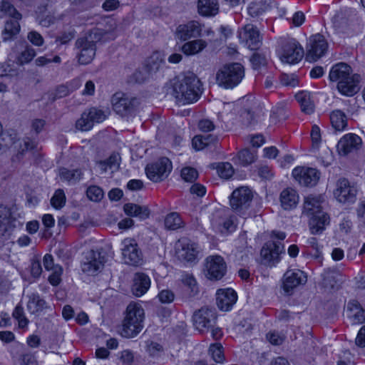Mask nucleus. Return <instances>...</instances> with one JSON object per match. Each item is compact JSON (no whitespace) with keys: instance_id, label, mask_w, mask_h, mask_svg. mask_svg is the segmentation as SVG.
<instances>
[{"instance_id":"1","label":"nucleus","mask_w":365,"mask_h":365,"mask_svg":"<svg viewBox=\"0 0 365 365\" xmlns=\"http://www.w3.org/2000/svg\"><path fill=\"white\" fill-rule=\"evenodd\" d=\"M201 82L197 76L191 72L175 83L173 95L177 102L185 105L196 102L202 93Z\"/></svg>"},{"instance_id":"2","label":"nucleus","mask_w":365,"mask_h":365,"mask_svg":"<svg viewBox=\"0 0 365 365\" xmlns=\"http://www.w3.org/2000/svg\"><path fill=\"white\" fill-rule=\"evenodd\" d=\"M145 312L142 306L130 303L127 307L120 334L125 338L136 336L143 328Z\"/></svg>"},{"instance_id":"3","label":"nucleus","mask_w":365,"mask_h":365,"mask_svg":"<svg viewBox=\"0 0 365 365\" xmlns=\"http://www.w3.org/2000/svg\"><path fill=\"white\" fill-rule=\"evenodd\" d=\"M277 43V51L282 62L294 64L303 58L304 49L296 39L283 36L279 38Z\"/></svg>"},{"instance_id":"4","label":"nucleus","mask_w":365,"mask_h":365,"mask_svg":"<svg viewBox=\"0 0 365 365\" xmlns=\"http://www.w3.org/2000/svg\"><path fill=\"white\" fill-rule=\"evenodd\" d=\"M244 76V67L240 63H227L217 71L216 81L221 87L232 88L241 82Z\"/></svg>"},{"instance_id":"5","label":"nucleus","mask_w":365,"mask_h":365,"mask_svg":"<svg viewBox=\"0 0 365 365\" xmlns=\"http://www.w3.org/2000/svg\"><path fill=\"white\" fill-rule=\"evenodd\" d=\"M8 18L5 20V25L1 33L4 41L11 39L17 35L20 31L19 20L21 19V14L14 7L13 4L4 0L1 2V19Z\"/></svg>"},{"instance_id":"6","label":"nucleus","mask_w":365,"mask_h":365,"mask_svg":"<svg viewBox=\"0 0 365 365\" xmlns=\"http://www.w3.org/2000/svg\"><path fill=\"white\" fill-rule=\"evenodd\" d=\"M99 35L97 31H92L76 40V47L78 50L77 57L81 64L87 65L93 60L96 51V42L100 39Z\"/></svg>"},{"instance_id":"7","label":"nucleus","mask_w":365,"mask_h":365,"mask_svg":"<svg viewBox=\"0 0 365 365\" xmlns=\"http://www.w3.org/2000/svg\"><path fill=\"white\" fill-rule=\"evenodd\" d=\"M253 197L252 192L246 187L235 190L230 199L232 209L240 216L247 218L250 216L248 212Z\"/></svg>"},{"instance_id":"8","label":"nucleus","mask_w":365,"mask_h":365,"mask_svg":"<svg viewBox=\"0 0 365 365\" xmlns=\"http://www.w3.org/2000/svg\"><path fill=\"white\" fill-rule=\"evenodd\" d=\"M113 109L123 117L132 115L137 110L139 100L123 93H115L111 98Z\"/></svg>"},{"instance_id":"9","label":"nucleus","mask_w":365,"mask_h":365,"mask_svg":"<svg viewBox=\"0 0 365 365\" xmlns=\"http://www.w3.org/2000/svg\"><path fill=\"white\" fill-rule=\"evenodd\" d=\"M210 220L212 228L222 234L232 232L236 229L235 217L228 216L223 208L215 210L210 216Z\"/></svg>"},{"instance_id":"10","label":"nucleus","mask_w":365,"mask_h":365,"mask_svg":"<svg viewBox=\"0 0 365 365\" xmlns=\"http://www.w3.org/2000/svg\"><path fill=\"white\" fill-rule=\"evenodd\" d=\"M172 169V162L168 158L163 157L153 163L148 164L145 168V173L151 181L158 182L167 178Z\"/></svg>"},{"instance_id":"11","label":"nucleus","mask_w":365,"mask_h":365,"mask_svg":"<svg viewBox=\"0 0 365 365\" xmlns=\"http://www.w3.org/2000/svg\"><path fill=\"white\" fill-rule=\"evenodd\" d=\"M35 49L25 41H19L14 44L8 55L9 61L22 66L31 61L36 56Z\"/></svg>"},{"instance_id":"12","label":"nucleus","mask_w":365,"mask_h":365,"mask_svg":"<svg viewBox=\"0 0 365 365\" xmlns=\"http://www.w3.org/2000/svg\"><path fill=\"white\" fill-rule=\"evenodd\" d=\"M227 271V265L220 255H211L206 258L205 264V274L209 279L219 280L222 279Z\"/></svg>"},{"instance_id":"13","label":"nucleus","mask_w":365,"mask_h":365,"mask_svg":"<svg viewBox=\"0 0 365 365\" xmlns=\"http://www.w3.org/2000/svg\"><path fill=\"white\" fill-rule=\"evenodd\" d=\"M240 41L250 50H257L262 45V37L257 27L248 24L238 32Z\"/></svg>"},{"instance_id":"14","label":"nucleus","mask_w":365,"mask_h":365,"mask_svg":"<svg viewBox=\"0 0 365 365\" xmlns=\"http://www.w3.org/2000/svg\"><path fill=\"white\" fill-rule=\"evenodd\" d=\"M192 319L195 327L202 332L214 327L217 317L213 309L202 307L194 313Z\"/></svg>"},{"instance_id":"15","label":"nucleus","mask_w":365,"mask_h":365,"mask_svg":"<svg viewBox=\"0 0 365 365\" xmlns=\"http://www.w3.org/2000/svg\"><path fill=\"white\" fill-rule=\"evenodd\" d=\"M122 255L125 263L137 266L143 261V256L135 240L126 238L122 242Z\"/></svg>"},{"instance_id":"16","label":"nucleus","mask_w":365,"mask_h":365,"mask_svg":"<svg viewBox=\"0 0 365 365\" xmlns=\"http://www.w3.org/2000/svg\"><path fill=\"white\" fill-rule=\"evenodd\" d=\"M292 176L301 185L312 187L317 184L320 173L312 168L297 167L292 170Z\"/></svg>"},{"instance_id":"17","label":"nucleus","mask_w":365,"mask_h":365,"mask_svg":"<svg viewBox=\"0 0 365 365\" xmlns=\"http://www.w3.org/2000/svg\"><path fill=\"white\" fill-rule=\"evenodd\" d=\"M104 263V257L99 252L90 250L86 255L81 269L88 275H95L103 269Z\"/></svg>"},{"instance_id":"18","label":"nucleus","mask_w":365,"mask_h":365,"mask_svg":"<svg viewBox=\"0 0 365 365\" xmlns=\"http://www.w3.org/2000/svg\"><path fill=\"white\" fill-rule=\"evenodd\" d=\"M328 48V43L324 36L317 34L309 39V47L307 50V59L309 61H316L324 55Z\"/></svg>"},{"instance_id":"19","label":"nucleus","mask_w":365,"mask_h":365,"mask_svg":"<svg viewBox=\"0 0 365 365\" xmlns=\"http://www.w3.org/2000/svg\"><path fill=\"white\" fill-rule=\"evenodd\" d=\"M357 190L346 178L339 179L336 183L334 195L340 202H353L356 199Z\"/></svg>"},{"instance_id":"20","label":"nucleus","mask_w":365,"mask_h":365,"mask_svg":"<svg viewBox=\"0 0 365 365\" xmlns=\"http://www.w3.org/2000/svg\"><path fill=\"white\" fill-rule=\"evenodd\" d=\"M284 252V246L280 242H268L262 247L260 254L264 264L274 265L279 261V256Z\"/></svg>"},{"instance_id":"21","label":"nucleus","mask_w":365,"mask_h":365,"mask_svg":"<svg viewBox=\"0 0 365 365\" xmlns=\"http://www.w3.org/2000/svg\"><path fill=\"white\" fill-rule=\"evenodd\" d=\"M306 274L300 269H289L284 274L283 289L287 294L297 287L305 284Z\"/></svg>"},{"instance_id":"22","label":"nucleus","mask_w":365,"mask_h":365,"mask_svg":"<svg viewBox=\"0 0 365 365\" xmlns=\"http://www.w3.org/2000/svg\"><path fill=\"white\" fill-rule=\"evenodd\" d=\"M201 31V24L196 21H191L187 24L179 25L176 29L175 35L178 39L186 41L191 38L200 36Z\"/></svg>"},{"instance_id":"23","label":"nucleus","mask_w":365,"mask_h":365,"mask_svg":"<svg viewBox=\"0 0 365 365\" xmlns=\"http://www.w3.org/2000/svg\"><path fill=\"white\" fill-rule=\"evenodd\" d=\"M361 139L357 135L348 133L344 135L337 144L339 154L346 155L349 153L357 150L361 145Z\"/></svg>"},{"instance_id":"24","label":"nucleus","mask_w":365,"mask_h":365,"mask_svg":"<svg viewBox=\"0 0 365 365\" xmlns=\"http://www.w3.org/2000/svg\"><path fill=\"white\" fill-rule=\"evenodd\" d=\"M216 295L217 305L224 312L230 310L237 299V293L231 288L219 289Z\"/></svg>"},{"instance_id":"25","label":"nucleus","mask_w":365,"mask_h":365,"mask_svg":"<svg viewBox=\"0 0 365 365\" xmlns=\"http://www.w3.org/2000/svg\"><path fill=\"white\" fill-rule=\"evenodd\" d=\"M308 218L309 229L312 235L322 233L330 222L329 216L324 212H318Z\"/></svg>"},{"instance_id":"26","label":"nucleus","mask_w":365,"mask_h":365,"mask_svg":"<svg viewBox=\"0 0 365 365\" xmlns=\"http://www.w3.org/2000/svg\"><path fill=\"white\" fill-rule=\"evenodd\" d=\"M279 200L283 210H292L297 207L299 196L297 190L292 187H287L280 192Z\"/></svg>"},{"instance_id":"27","label":"nucleus","mask_w":365,"mask_h":365,"mask_svg":"<svg viewBox=\"0 0 365 365\" xmlns=\"http://www.w3.org/2000/svg\"><path fill=\"white\" fill-rule=\"evenodd\" d=\"M360 76L353 74L348 77L345 81L337 83V89L340 93L346 96H354L360 89L359 87Z\"/></svg>"},{"instance_id":"28","label":"nucleus","mask_w":365,"mask_h":365,"mask_svg":"<svg viewBox=\"0 0 365 365\" xmlns=\"http://www.w3.org/2000/svg\"><path fill=\"white\" fill-rule=\"evenodd\" d=\"M197 245L187 240L179 241L177 245V254L179 258L187 262L194 261L197 255Z\"/></svg>"},{"instance_id":"29","label":"nucleus","mask_w":365,"mask_h":365,"mask_svg":"<svg viewBox=\"0 0 365 365\" xmlns=\"http://www.w3.org/2000/svg\"><path fill=\"white\" fill-rule=\"evenodd\" d=\"M346 315L352 324L365 322V311L355 299L350 300L346 306Z\"/></svg>"},{"instance_id":"30","label":"nucleus","mask_w":365,"mask_h":365,"mask_svg":"<svg viewBox=\"0 0 365 365\" xmlns=\"http://www.w3.org/2000/svg\"><path fill=\"white\" fill-rule=\"evenodd\" d=\"M150 286V279L147 274L141 272L135 274L132 291L136 297L143 295L149 289Z\"/></svg>"},{"instance_id":"31","label":"nucleus","mask_w":365,"mask_h":365,"mask_svg":"<svg viewBox=\"0 0 365 365\" xmlns=\"http://www.w3.org/2000/svg\"><path fill=\"white\" fill-rule=\"evenodd\" d=\"M351 75H353L352 70L348 64L339 63L332 66L329 72V79L339 83V82L345 81Z\"/></svg>"},{"instance_id":"32","label":"nucleus","mask_w":365,"mask_h":365,"mask_svg":"<svg viewBox=\"0 0 365 365\" xmlns=\"http://www.w3.org/2000/svg\"><path fill=\"white\" fill-rule=\"evenodd\" d=\"M321 196L309 195L304 198L303 213L307 217L313 216L318 212H324L322 209Z\"/></svg>"},{"instance_id":"33","label":"nucleus","mask_w":365,"mask_h":365,"mask_svg":"<svg viewBox=\"0 0 365 365\" xmlns=\"http://www.w3.org/2000/svg\"><path fill=\"white\" fill-rule=\"evenodd\" d=\"M26 307L29 312L31 314H39L45 309L47 308V304L38 294L31 293L28 296Z\"/></svg>"},{"instance_id":"34","label":"nucleus","mask_w":365,"mask_h":365,"mask_svg":"<svg viewBox=\"0 0 365 365\" xmlns=\"http://www.w3.org/2000/svg\"><path fill=\"white\" fill-rule=\"evenodd\" d=\"M295 98L303 113L310 115L314 112L315 105L309 92L306 91L298 92L295 95Z\"/></svg>"},{"instance_id":"35","label":"nucleus","mask_w":365,"mask_h":365,"mask_svg":"<svg viewBox=\"0 0 365 365\" xmlns=\"http://www.w3.org/2000/svg\"><path fill=\"white\" fill-rule=\"evenodd\" d=\"M197 11L202 16H213L219 11L217 0H198Z\"/></svg>"},{"instance_id":"36","label":"nucleus","mask_w":365,"mask_h":365,"mask_svg":"<svg viewBox=\"0 0 365 365\" xmlns=\"http://www.w3.org/2000/svg\"><path fill=\"white\" fill-rule=\"evenodd\" d=\"M331 127L336 132H341L346 129L348 119L346 114L341 110H334L329 115Z\"/></svg>"},{"instance_id":"37","label":"nucleus","mask_w":365,"mask_h":365,"mask_svg":"<svg viewBox=\"0 0 365 365\" xmlns=\"http://www.w3.org/2000/svg\"><path fill=\"white\" fill-rule=\"evenodd\" d=\"M207 46L206 41L195 39L185 43L182 46V51L187 56H194L202 51Z\"/></svg>"},{"instance_id":"38","label":"nucleus","mask_w":365,"mask_h":365,"mask_svg":"<svg viewBox=\"0 0 365 365\" xmlns=\"http://www.w3.org/2000/svg\"><path fill=\"white\" fill-rule=\"evenodd\" d=\"M180 281L188 297H194L199 292V288L195 277L192 274L183 273Z\"/></svg>"},{"instance_id":"39","label":"nucleus","mask_w":365,"mask_h":365,"mask_svg":"<svg viewBox=\"0 0 365 365\" xmlns=\"http://www.w3.org/2000/svg\"><path fill=\"white\" fill-rule=\"evenodd\" d=\"M83 173L79 169L68 170L62 168L59 170V177L61 180L68 182L69 185H73L78 182L82 178Z\"/></svg>"},{"instance_id":"40","label":"nucleus","mask_w":365,"mask_h":365,"mask_svg":"<svg viewBox=\"0 0 365 365\" xmlns=\"http://www.w3.org/2000/svg\"><path fill=\"white\" fill-rule=\"evenodd\" d=\"M124 212L127 215L137 217L140 219H145L149 216V210L147 207L140 206L136 204L127 203L123 207Z\"/></svg>"},{"instance_id":"41","label":"nucleus","mask_w":365,"mask_h":365,"mask_svg":"<svg viewBox=\"0 0 365 365\" xmlns=\"http://www.w3.org/2000/svg\"><path fill=\"white\" fill-rule=\"evenodd\" d=\"M165 64L164 55L159 51L153 52L146 61V67L149 72H156Z\"/></svg>"},{"instance_id":"42","label":"nucleus","mask_w":365,"mask_h":365,"mask_svg":"<svg viewBox=\"0 0 365 365\" xmlns=\"http://www.w3.org/2000/svg\"><path fill=\"white\" fill-rule=\"evenodd\" d=\"M165 227L168 230H175L184 226V222L179 213L173 212L166 215L164 220Z\"/></svg>"},{"instance_id":"43","label":"nucleus","mask_w":365,"mask_h":365,"mask_svg":"<svg viewBox=\"0 0 365 365\" xmlns=\"http://www.w3.org/2000/svg\"><path fill=\"white\" fill-rule=\"evenodd\" d=\"M307 245L310 249L309 255L316 259L321 260L322 258V247L319 245L318 240L316 237H309L307 240Z\"/></svg>"},{"instance_id":"44","label":"nucleus","mask_w":365,"mask_h":365,"mask_svg":"<svg viewBox=\"0 0 365 365\" xmlns=\"http://www.w3.org/2000/svg\"><path fill=\"white\" fill-rule=\"evenodd\" d=\"M267 6L262 1H253L250 4L247 8L248 14L252 17H257L262 15L266 10Z\"/></svg>"},{"instance_id":"45","label":"nucleus","mask_w":365,"mask_h":365,"mask_svg":"<svg viewBox=\"0 0 365 365\" xmlns=\"http://www.w3.org/2000/svg\"><path fill=\"white\" fill-rule=\"evenodd\" d=\"M13 317L18 321L19 327L21 329L26 328L29 321L24 314V308L21 304H18L13 312Z\"/></svg>"},{"instance_id":"46","label":"nucleus","mask_w":365,"mask_h":365,"mask_svg":"<svg viewBox=\"0 0 365 365\" xmlns=\"http://www.w3.org/2000/svg\"><path fill=\"white\" fill-rule=\"evenodd\" d=\"M255 152L251 151L249 149L242 150L238 153V160L240 163L244 166L252 163L253 162H255Z\"/></svg>"},{"instance_id":"47","label":"nucleus","mask_w":365,"mask_h":365,"mask_svg":"<svg viewBox=\"0 0 365 365\" xmlns=\"http://www.w3.org/2000/svg\"><path fill=\"white\" fill-rule=\"evenodd\" d=\"M93 123L90 119L88 113L85 111L82 113L81 117L76 121V126L78 130L87 131L91 130L93 126Z\"/></svg>"},{"instance_id":"48","label":"nucleus","mask_w":365,"mask_h":365,"mask_svg":"<svg viewBox=\"0 0 365 365\" xmlns=\"http://www.w3.org/2000/svg\"><path fill=\"white\" fill-rule=\"evenodd\" d=\"M87 112L93 124L103 122L108 116V114L105 111L96 108H91L87 110Z\"/></svg>"},{"instance_id":"49","label":"nucleus","mask_w":365,"mask_h":365,"mask_svg":"<svg viewBox=\"0 0 365 365\" xmlns=\"http://www.w3.org/2000/svg\"><path fill=\"white\" fill-rule=\"evenodd\" d=\"M66 203V195L63 190H57L51 199V205L56 209H60Z\"/></svg>"},{"instance_id":"50","label":"nucleus","mask_w":365,"mask_h":365,"mask_svg":"<svg viewBox=\"0 0 365 365\" xmlns=\"http://www.w3.org/2000/svg\"><path fill=\"white\" fill-rule=\"evenodd\" d=\"M209 352L212 359L217 363H222L224 361L222 346L220 344H213L210 346Z\"/></svg>"},{"instance_id":"51","label":"nucleus","mask_w":365,"mask_h":365,"mask_svg":"<svg viewBox=\"0 0 365 365\" xmlns=\"http://www.w3.org/2000/svg\"><path fill=\"white\" fill-rule=\"evenodd\" d=\"M87 197L93 202H99L103 197V190L96 185L90 186L86 190Z\"/></svg>"},{"instance_id":"52","label":"nucleus","mask_w":365,"mask_h":365,"mask_svg":"<svg viewBox=\"0 0 365 365\" xmlns=\"http://www.w3.org/2000/svg\"><path fill=\"white\" fill-rule=\"evenodd\" d=\"M217 171L222 178L228 179L234 173L232 165L230 163H222L217 165Z\"/></svg>"},{"instance_id":"53","label":"nucleus","mask_w":365,"mask_h":365,"mask_svg":"<svg viewBox=\"0 0 365 365\" xmlns=\"http://www.w3.org/2000/svg\"><path fill=\"white\" fill-rule=\"evenodd\" d=\"M119 156L117 155H112L108 159L104 162L101 163L102 169L106 171L108 169L111 170L112 172L117 170L119 168Z\"/></svg>"},{"instance_id":"54","label":"nucleus","mask_w":365,"mask_h":365,"mask_svg":"<svg viewBox=\"0 0 365 365\" xmlns=\"http://www.w3.org/2000/svg\"><path fill=\"white\" fill-rule=\"evenodd\" d=\"M146 351L149 354L150 356L153 357H158L161 355L163 351V346L153 341H146Z\"/></svg>"},{"instance_id":"55","label":"nucleus","mask_w":365,"mask_h":365,"mask_svg":"<svg viewBox=\"0 0 365 365\" xmlns=\"http://www.w3.org/2000/svg\"><path fill=\"white\" fill-rule=\"evenodd\" d=\"M198 176V173L195 168L186 167L181 170V177L186 182H193Z\"/></svg>"},{"instance_id":"56","label":"nucleus","mask_w":365,"mask_h":365,"mask_svg":"<svg viewBox=\"0 0 365 365\" xmlns=\"http://www.w3.org/2000/svg\"><path fill=\"white\" fill-rule=\"evenodd\" d=\"M51 271L52 273L48 277V281L52 285L56 286L61 280V276L63 272V269L60 265H56L54 269Z\"/></svg>"},{"instance_id":"57","label":"nucleus","mask_w":365,"mask_h":365,"mask_svg":"<svg viewBox=\"0 0 365 365\" xmlns=\"http://www.w3.org/2000/svg\"><path fill=\"white\" fill-rule=\"evenodd\" d=\"M19 150L16 155L18 159H20L21 157L24 155L25 151L32 149L34 147V143L29 138L24 139L22 142L19 143Z\"/></svg>"},{"instance_id":"58","label":"nucleus","mask_w":365,"mask_h":365,"mask_svg":"<svg viewBox=\"0 0 365 365\" xmlns=\"http://www.w3.org/2000/svg\"><path fill=\"white\" fill-rule=\"evenodd\" d=\"M267 339L273 345H280L284 340V336L273 331L267 334Z\"/></svg>"},{"instance_id":"59","label":"nucleus","mask_w":365,"mask_h":365,"mask_svg":"<svg viewBox=\"0 0 365 365\" xmlns=\"http://www.w3.org/2000/svg\"><path fill=\"white\" fill-rule=\"evenodd\" d=\"M27 38L33 45L36 46H41L43 44L44 42L42 36L35 31L29 32Z\"/></svg>"},{"instance_id":"60","label":"nucleus","mask_w":365,"mask_h":365,"mask_svg":"<svg viewBox=\"0 0 365 365\" xmlns=\"http://www.w3.org/2000/svg\"><path fill=\"white\" fill-rule=\"evenodd\" d=\"M158 299L162 303H171L175 298L174 293L169 289H163L159 292Z\"/></svg>"},{"instance_id":"61","label":"nucleus","mask_w":365,"mask_h":365,"mask_svg":"<svg viewBox=\"0 0 365 365\" xmlns=\"http://www.w3.org/2000/svg\"><path fill=\"white\" fill-rule=\"evenodd\" d=\"M16 137V133L14 130H11V132H2L1 131V140H3L5 143L4 145L9 147L14 143L15 139Z\"/></svg>"},{"instance_id":"62","label":"nucleus","mask_w":365,"mask_h":365,"mask_svg":"<svg viewBox=\"0 0 365 365\" xmlns=\"http://www.w3.org/2000/svg\"><path fill=\"white\" fill-rule=\"evenodd\" d=\"M250 61H251L254 68L256 69L266 63V58L262 54H260L259 53H255L252 56V57L250 58Z\"/></svg>"},{"instance_id":"63","label":"nucleus","mask_w":365,"mask_h":365,"mask_svg":"<svg viewBox=\"0 0 365 365\" xmlns=\"http://www.w3.org/2000/svg\"><path fill=\"white\" fill-rule=\"evenodd\" d=\"M282 85L290 87H295L298 85V79L293 75L283 74L281 76Z\"/></svg>"},{"instance_id":"64","label":"nucleus","mask_w":365,"mask_h":365,"mask_svg":"<svg viewBox=\"0 0 365 365\" xmlns=\"http://www.w3.org/2000/svg\"><path fill=\"white\" fill-rule=\"evenodd\" d=\"M42 272V267L41 262L37 259H34L31 264V274L35 277L38 278L40 277Z\"/></svg>"}]
</instances>
